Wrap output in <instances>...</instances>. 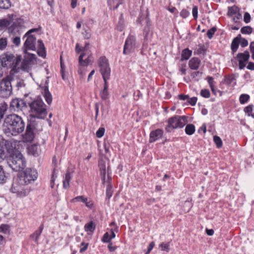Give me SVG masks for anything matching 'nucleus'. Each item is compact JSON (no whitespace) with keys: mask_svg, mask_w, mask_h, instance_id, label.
Wrapping results in <instances>:
<instances>
[{"mask_svg":"<svg viewBox=\"0 0 254 254\" xmlns=\"http://www.w3.org/2000/svg\"><path fill=\"white\" fill-rule=\"evenodd\" d=\"M25 123L22 118L16 114H10L4 119L2 130L7 136H16L22 132Z\"/></svg>","mask_w":254,"mask_h":254,"instance_id":"obj_1","label":"nucleus"},{"mask_svg":"<svg viewBox=\"0 0 254 254\" xmlns=\"http://www.w3.org/2000/svg\"><path fill=\"white\" fill-rule=\"evenodd\" d=\"M10 153L7 162L8 165L15 172L20 171L26 166V161L22 153L17 149L8 148Z\"/></svg>","mask_w":254,"mask_h":254,"instance_id":"obj_2","label":"nucleus"},{"mask_svg":"<svg viewBox=\"0 0 254 254\" xmlns=\"http://www.w3.org/2000/svg\"><path fill=\"white\" fill-rule=\"evenodd\" d=\"M22 60V56L17 55L16 57L10 52H6L1 56V62L3 67L12 68L10 74H14L18 72L17 66Z\"/></svg>","mask_w":254,"mask_h":254,"instance_id":"obj_3","label":"nucleus"},{"mask_svg":"<svg viewBox=\"0 0 254 254\" xmlns=\"http://www.w3.org/2000/svg\"><path fill=\"white\" fill-rule=\"evenodd\" d=\"M30 116L39 119H45L47 115L46 106L41 97H38L29 104Z\"/></svg>","mask_w":254,"mask_h":254,"instance_id":"obj_4","label":"nucleus"},{"mask_svg":"<svg viewBox=\"0 0 254 254\" xmlns=\"http://www.w3.org/2000/svg\"><path fill=\"white\" fill-rule=\"evenodd\" d=\"M12 79L11 75L2 78L0 81V97L8 98L12 94V87L11 81Z\"/></svg>","mask_w":254,"mask_h":254,"instance_id":"obj_5","label":"nucleus"},{"mask_svg":"<svg viewBox=\"0 0 254 254\" xmlns=\"http://www.w3.org/2000/svg\"><path fill=\"white\" fill-rule=\"evenodd\" d=\"M38 177V173L36 169L27 168L21 173L19 179L20 183L26 186L34 182Z\"/></svg>","mask_w":254,"mask_h":254,"instance_id":"obj_6","label":"nucleus"},{"mask_svg":"<svg viewBox=\"0 0 254 254\" xmlns=\"http://www.w3.org/2000/svg\"><path fill=\"white\" fill-rule=\"evenodd\" d=\"M168 126L166 127L168 132H171L172 129L177 128H182L187 123V120L185 116H175L169 119Z\"/></svg>","mask_w":254,"mask_h":254,"instance_id":"obj_7","label":"nucleus"},{"mask_svg":"<svg viewBox=\"0 0 254 254\" xmlns=\"http://www.w3.org/2000/svg\"><path fill=\"white\" fill-rule=\"evenodd\" d=\"M100 71L104 80H107L110 78L111 69L108 59L105 57H100L98 61Z\"/></svg>","mask_w":254,"mask_h":254,"instance_id":"obj_8","label":"nucleus"},{"mask_svg":"<svg viewBox=\"0 0 254 254\" xmlns=\"http://www.w3.org/2000/svg\"><path fill=\"white\" fill-rule=\"evenodd\" d=\"M25 184L20 183V179L13 182L11 185L10 190L12 193L17 194V196L22 197L26 196L29 193V190L25 188Z\"/></svg>","mask_w":254,"mask_h":254,"instance_id":"obj_9","label":"nucleus"},{"mask_svg":"<svg viewBox=\"0 0 254 254\" xmlns=\"http://www.w3.org/2000/svg\"><path fill=\"white\" fill-rule=\"evenodd\" d=\"M37 29H32L27 32L25 34L24 37H27V39L24 44V52L25 54H27V50H36V39L33 35H31L30 34L33 32L37 31Z\"/></svg>","mask_w":254,"mask_h":254,"instance_id":"obj_10","label":"nucleus"},{"mask_svg":"<svg viewBox=\"0 0 254 254\" xmlns=\"http://www.w3.org/2000/svg\"><path fill=\"white\" fill-rule=\"evenodd\" d=\"M26 104L23 100L16 98L10 102L9 109L11 112H19L26 109Z\"/></svg>","mask_w":254,"mask_h":254,"instance_id":"obj_11","label":"nucleus"},{"mask_svg":"<svg viewBox=\"0 0 254 254\" xmlns=\"http://www.w3.org/2000/svg\"><path fill=\"white\" fill-rule=\"evenodd\" d=\"M94 61L91 53H82L79 57L78 62L79 66H87L91 64Z\"/></svg>","mask_w":254,"mask_h":254,"instance_id":"obj_12","label":"nucleus"},{"mask_svg":"<svg viewBox=\"0 0 254 254\" xmlns=\"http://www.w3.org/2000/svg\"><path fill=\"white\" fill-rule=\"evenodd\" d=\"M135 48V40L132 36H129L127 39L123 51L124 54L127 55L132 52Z\"/></svg>","mask_w":254,"mask_h":254,"instance_id":"obj_13","label":"nucleus"},{"mask_svg":"<svg viewBox=\"0 0 254 254\" xmlns=\"http://www.w3.org/2000/svg\"><path fill=\"white\" fill-rule=\"evenodd\" d=\"M35 125L33 124H28L26 127V131L23 135V140L25 142H31L35 138Z\"/></svg>","mask_w":254,"mask_h":254,"instance_id":"obj_14","label":"nucleus"},{"mask_svg":"<svg viewBox=\"0 0 254 254\" xmlns=\"http://www.w3.org/2000/svg\"><path fill=\"white\" fill-rule=\"evenodd\" d=\"M26 54L27 55L25 56L24 59L21 62L20 66H17V67L18 68V71L20 69L22 70H28L32 60L35 58V56L34 54H29L28 53Z\"/></svg>","mask_w":254,"mask_h":254,"instance_id":"obj_15","label":"nucleus"},{"mask_svg":"<svg viewBox=\"0 0 254 254\" xmlns=\"http://www.w3.org/2000/svg\"><path fill=\"white\" fill-rule=\"evenodd\" d=\"M250 57L249 52L247 51L243 53H239L237 55V58L239 61V68L243 69L246 66V63L248 61Z\"/></svg>","mask_w":254,"mask_h":254,"instance_id":"obj_16","label":"nucleus"},{"mask_svg":"<svg viewBox=\"0 0 254 254\" xmlns=\"http://www.w3.org/2000/svg\"><path fill=\"white\" fill-rule=\"evenodd\" d=\"M71 202L74 203L78 201H81L84 203L86 206L88 208H92L93 205V201L83 195L76 196L71 200Z\"/></svg>","mask_w":254,"mask_h":254,"instance_id":"obj_17","label":"nucleus"},{"mask_svg":"<svg viewBox=\"0 0 254 254\" xmlns=\"http://www.w3.org/2000/svg\"><path fill=\"white\" fill-rule=\"evenodd\" d=\"M98 166L100 173H104L107 171H109V160L107 158L100 159L98 162Z\"/></svg>","mask_w":254,"mask_h":254,"instance_id":"obj_18","label":"nucleus"},{"mask_svg":"<svg viewBox=\"0 0 254 254\" xmlns=\"http://www.w3.org/2000/svg\"><path fill=\"white\" fill-rule=\"evenodd\" d=\"M163 134V131L161 129H157L151 131L149 135V142H153L160 138Z\"/></svg>","mask_w":254,"mask_h":254,"instance_id":"obj_19","label":"nucleus"},{"mask_svg":"<svg viewBox=\"0 0 254 254\" xmlns=\"http://www.w3.org/2000/svg\"><path fill=\"white\" fill-rule=\"evenodd\" d=\"M44 229L43 223L41 224L39 228L33 234H31L30 238L34 240L37 245L39 244V238Z\"/></svg>","mask_w":254,"mask_h":254,"instance_id":"obj_20","label":"nucleus"},{"mask_svg":"<svg viewBox=\"0 0 254 254\" xmlns=\"http://www.w3.org/2000/svg\"><path fill=\"white\" fill-rule=\"evenodd\" d=\"M200 62V60L198 58H193L189 61V67L192 69L196 70L199 67Z\"/></svg>","mask_w":254,"mask_h":254,"instance_id":"obj_21","label":"nucleus"},{"mask_svg":"<svg viewBox=\"0 0 254 254\" xmlns=\"http://www.w3.org/2000/svg\"><path fill=\"white\" fill-rule=\"evenodd\" d=\"M100 175L101 176L102 184L103 185L111 184L112 177L110 175L109 171H107L104 173H100Z\"/></svg>","mask_w":254,"mask_h":254,"instance_id":"obj_22","label":"nucleus"},{"mask_svg":"<svg viewBox=\"0 0 254 254\" xmlns=\"http://www.w3.org/2000/svg\"><path fill=\"white\" fill-rule=\"evenodd\" d=\"M104 81V89L100 93V97L103 100H106L109 98L108 85L107 80Z\"/></svg>","mask_w":254,"mask_h":254,"instance_id":"obj_23","label":"nucleus"},{"mask_svg":"<svg viewBox=\"0 0 254 254\" xmlns=\"http://www.w3.org/2000/svg\"><path fill=\"white\" fill-rule=\"evenodd\" d=\"M4 140L3 136L0 135V162L3 161L6 157V154L3 146Z\"/></svg>","mask_w":254,"mask_h":254,"instance_id":"obj_24","label":"nucleus"},{"mask_svg":"<svg viewBox=\"0 0 254 254\" xmlns=\"http://www.w3.org/2000/svg\"><path fill=\"white\" fill-rule=\"evenodd\" d=\"M29 153L34 156H38L39 153L38 145L36 144H32L28 148Z\"/></svg>","mask_w":254,"mask_h":254,"instance_id":"obj_25","label":"nucleus"},{"mask_svg":"<svg viewBox=\"0 0 254 254\" xmlns=\"http://www.w3.org/2000/svg\"><path fill=\"white\" fill-rule=\"evenodd\" d=\"M25 86L26 84L23 79L20 78L16 79L15 87L17 90L22 91L25 89Z\"/></svg>","mask_w":254,"mask_h":254,"instance_id":"obj_26","label":"nucleus"},{"mask_svg":"<svg viewBox=\"0 0 254 254\" xmlns=\"http://www.w3.org/2000/svg\"><path fill=\"white\" fill-rule=\"evenodd\" d=\"M44 97L47 103L50 105L52 102V96L47 87L44 88Z\"/></svg>","mask_w":254,"mask_h":254,"instance_id":"obj_27","label":"nucleus"},{"mask_svg":"<svg viewBox=\"0 0 254 254\" xmlns=\"http://www.w3.org/2000/svg\"><path fill=\"white\" fill-rule=\"evenodd\" d=\"M71 179L70 173L68 171L65 175L64 179L63 181V187L66 189L69 187V182Z\"/></svg>","mask_w":254,"mask_h":254,"instance_id":"obj_28","label":"nucleus"},{"mask_svg":"<svg viewBox=\"0 0 254 254\" xmlns=\"http://www.w3.org/2000/svg\"><path fill=\"white\" fill-rule=\"evenodd\" d=\"M240 42V38L237 36L233 40L231 44V49L233 52H236L238 48Z\"/></svg>","mask_w":254,"mask_h":254,"instance_id":"obj_29","label":"nucleus"},{"mask_svg":"<svg viewBox=\"0 0 254 254\" xmlns=\"http://www.w3.org/2000/svg\"><path fill=\"white\" fill-rule=\"evenodd\" d=\"M7 178V177L5 175L3 167L1 165H0V184L5 183L6 181Z\"/></svg>","mask_w":254,"mask_h":254,"instance_id":"obj_30","label":"nucleus"},{"mask_svg":"<svg viewBox=\"0 0 254 254\" xmlns=\"http://www.w3.org/2000/svg\"><path fill=\"white\" fill-rule=\"evenodd\" d=\"M195 130V127L193 125L188 124L186 127L185 132L187 134L190 135L194 133Z\"/></svg>","mask_w":254,"mask_h":254,"instance_id":"obj_31","label":"nucleus"},{"mask_svg":"<svg viewBox=\"0 0 254 254\" xmlns=\"http://www.w3.org/2000/svg\"><path fill=\"white\" fill-rule=\"evenodd\" d=\"M8 44L7 39L6 37H0V50H4Z\"/></svg>","mask_w":254,"mask_h":254,"instance_id":"obj_32","label":"nucleus"},{"mask_svg":"<svg viewBox=\"0 0 254 254\" xmlns=\"http://www.w3.org/2000/svg\"><path fill=\"white\" fill-rule=\"evenodd\" d=\"M11 6V2L9 0H0V8L8 9Z\"/></svg>","mask_w":254,"mask_h":254,"instance_id":"obj_33","label":"nucleus"},{"mask_svg":"<svg viewBox=\"0 0 254 254\" xmlns=\"http://www.w3.org/2000/svg\"><path fill=\"white\" fill-rule=\"evenodd\" d=\"M85 231L86 232H93L95 229V225L94 224L92 221L85 224L84 226Z\"/></svg>","mask_w":254,"mask_h":254,"instance_id":"obj_34","label":"nucleus"},{"mask_svg":"<svg viewBox=\"0 0 254 254\" xmlns=\"http://www.w3.org/2000/svg\"><path fill=\"white\" fill-rule=\"evenodd\" d=\"M192 52L188 49L184 50L182 53V59L183 60H188L191 55Z\"/></svg>","mask_w":254,"mask_h":254,"instance_id":"obj_35","label":"nucleus"},{"mask_svg":"<svg viewBox=\"0 0 254 254\" xmlns=\"http://www.w3.org/2000/svg\"><path fill=\"white\" fill-rule=\"evenodd\" d=\"M150 21L148 20L147 21V24L146 26L145 27L144 31H143V35L144 37V38L146 39H147V38L148 37L149 34L150 32Z\"/></svg>","mask_w":254,"mask_h":254,"instance_id":"obj_36","label":"nucleus"},{"mask_svg":"<svg viewBox=\"0 0 254 254\" xmlns=\"http://www.w3.org/2000/svg\"><path fill=\"white\" fill-rule=\"evenodd\" d=\"M213 140L218 148H220L222 146V141L219 136L217 135L214 136Z\"/></svg>","mask_w":254,"mask_h":254,"instance_id":"obj_37","label":"nucleus"},{"mask_svg":"<svg viewBox=\"0 0 254 254\" xmlns=\"http://www.w3.org/2000/svg\"><path fill=\"white\" fill-rule=\"evenodd\" d=\"M113 189H112V186L111 184H108L107 185V188H106V196L108 198H110L113 194Z\"/></svg>","mask_w":254,"mask_h":254,"instance_id":"obj_38","label":"nucleus"},{"mask_svg":"<svg viewBox=\"0 0 254 254\" xmlns=\"http://www.w3.org/2000/svg\"><path fill=\"white\" fill-rule=\"evenodd\" d=\"M253 29L251 27L247 26L242 27L241 29V32L242 34H250L252 33Z\"/></svg>","mask_w":254,"mask_h":254,"instance_id":"obj_39","label":"nucleus"},{"mask_svg":"<svg viewBox=\"0 0 254 254\" xmlns=\"http://www.w3.org/2000/svg\"><path fill=\"white\" fill-rule=\"evenodd\" d=\"M250 98V96L248 94H242L240 96L239 100L240 102L242 104H244L248 102Z\"/></svg>","mask_w":254,"mask_h":254,"instance_id":"obj_40","label":"nucleus"},{"mask_svg":"<svg viewBox=\"0 0 254 254\" xmlns=\"http://www.w3.org/2000/svg\"><path fill=\"white\" fill-rule=\"evenodd\" d=\"M10 24V21L7 19L0 20V27H6L9 26Z\"/></svg>","mask_w":254,"mask_h":254,"instance_id":"obj_41","label":"nucleus"},{"mask_svg":"<svg viewBox=\"0 0 254 254\" xmlns=\"http://www.w3.org/2000/svg\"><path fill=\"white\" fill-rule=\"evenodd\" d=\"M200 94L202 97L205 98H208L210 96V93L209 90L206 89H202L200 91Z\"/></svg>","mask_w":254,"mask_h":254,"instance_id":"obj_42","label":"nucleus"},{"mask_svg":"<svg viewBox=\"0 0 254 254\" xmlns=\"http://www.w3.org/2000/svg\"><path fill=\"white\" fill-rule=\"evenodd\" d=\"M216 30L217 29L215 27H213L207 31L206 34L209 39H211L212 38L215 32L216 31Z\"/></svg>","mask_w":254,"mask_h":254,"instance_id":"obj_43","label":"nucleus"},{"mask_svg":"<svg viewBox=\"0 0 254 254\" xmlns=\"http://www.w3.org/2000/svg\"><path fill=\"white\" fill-rule=\"evenodd\" d=\"M253 107V105H249L245 108L244 111L246 113L248 114L249 116H251L253 118H254V114H252Z\"/></svg>","mask_w":254,"mask_h":254,"instance_id":"obj_44","label":"nucleus"},{"mask_svg":"<svg viewBox=\"0 0 254 254\" xmlns=\"http://www.w3.org/2000/svg\"><path fill=\"white\" fill-rule=\"evenodd\" d=\"M105 132V128L103 127H100L98 130L96 131V135L98 138L102 137Z\"/></svg>","mask_w":254,"mask_h":254,"instance_id":"obj_45","label":"nucleus"},{"mask_svg":"<svg viewBox=\"0 0 254 254\" xmlns=\"http://www.w3.org/2000/svg\"><path fill=\"white\" fill-rule=\"evenodd\" d=\"M238 11V8L236 6H232L229 7L228 14L231 16L236 14Z\"/></svg>","mask_w":254,"mask_h":254,"instance_id":"obj_46","label":"nucleus"},{"mask_svg":"<svg viewBox=\"0 0 254 254\" xmlns=\"http://www.w3.org/2000/svg\"><path fill=\"white\" fill-rule=\"evenodd\" d=\"M238 36H239V38H240V42H239V43L240 44L241 46L242 47H245L247 46H248V41L246 39H245L244 38H242L241 37V35H239Z\"/></svg>","mask_w":254,"mask_h":254,"instance_id":"obj_47","label":"nucleus"},{"mask_svg":"<svg viewBox=\"0 0 254 254\" xmlns=\"http://www.w3.org/2000/svg\"><path fill=\"white\" fill-rule=\"evenodd\" d=\"M102 240L104 243L111 242V239H110V235L108 232H106V233L104 234Z\"/></svg>","mask_w":254,"mask_h":254,"instance_id":"obj_48","label":"nucleus"},{"mask_svg":"<svg viewBox=\"0 0 254 254\" xmlns=\"http://www.w3.org/2000/svg\"><path fill=\"white\" fill-rule=\"evenodd\" d=\"M159 247L161 248V251H166V252L169 251V244L161 243L159 245Z\"/></svg>","mask_w":254,"mask_h":254,"instance_id":"obj_49","label":"nucleus"},{"mask_svg":"<svg viewBox=\"0 0 254 254\" xmlns=\"http://www.w3.org/2000/svg\"><path fill=\"white\" fill-rule=\"evenodd\" d=\"M190 12L186 9H183L180 12V15L184 18H186L189 16Z\"/></svg>","mask_w":254,"mask_h":254,"instance_id":"obj_50","label":"nucleus"},{"mask_svg":"<svg viewBox=\"0 0 254 254\" xmlns=\"http://www.w3.org/2000/svg\"><path fill=\"white\" fill-rule=\"evenodd\" d=\"M197 99L195 97H193L189 99L188 102L191 106H194L196 104Z\"/></svg>","mask_w":254,"mask_h":254,"instance_id":"obj_51","label":"nucleus"},{"mask_svg":"<svg viewBox=\"0 0 254 254\" xmlns=\"http://www.w3.org/2000/svg\"><path fill=\"white\" fill-rule=\"evenodd\" d=\"M12 43L16 46H19L20 44V38L19 37H15L12 40Z\"/></svg>","mask_w":254,"mask_h":254,"instance_id":"obj_52","label":"nucleus"},{"mask_svg":"<svg viewBox=\"0 0 254 254\" xmlns=\"http://www.w3.org/2000/svg\"><path fill=\"white\" fill-rule=\"evenodd\" d=\"M78 72L80 75V78H83L85 74V71L83 68V66H80L78 70Z\"/></svg>","mask_w":254,"mask_h":254,"instance_id":"obj_53","label":"nucleus"},{"mask_svg":"<svg viewBox=\"0 0 254 254\" xmlns=\"http://www.w3.org/2000/svg\"><path fill=\"white\" fill-rule=\"evenodd\" d=\"M234 79V78L233 76H228L226 77L225 82L227 84H230Z\"/></svg>","mask_w":254,"mask_h":254,"instance_id":"obj_54","label":"nucleus"},{"mask_svg":"<svg viewBox=\"0 0 254 254\" xmlns=\"http://www.w3.org/2000/svg\"><path fill=\"white\" fill-rule=\"evenodd\" d=\"M244 20L246 23H248L250 21L251 15L249 13L246 12L244 14Z\"/></svg>","mask_w":254,"mask_h":254,"instance_id":"obj_55","label":"nucleus"},{"mask_svg":"<svg viewBox=\"0 0 254 254\" xmlns=\"http://www.w3.org/2000/svg\"><path fill=\"white\" fill-rule=\"evenodd\" d=\"M83 34L85 39H89L91 36L90 30L84 29V31L83 32Z\"/></svg>","mask_w":254,"mask_h":254,"instance_id":"obj_56","label":"nucleus"},{"mask_svg":"<svg viewBox=\"0 0 254 254\" xmlns=\"http://www.w3.org/2000/svg\"><path fill=\"white\" fill-rule=\"evenodd\" d=\"M197 7L196 6H194L192 8V14L194 19H196L197 17Z\"/></svg>","mask_w":254,"mask_h":254,"instance_id":"obj_57","label":"nucleus"},{"mask_svg":"<svg viewBox=\"0 0 254 254\" xmlns=\"http://www.w3.org/2000/svg\"><path fill=\"white\" fill-rule=\"evenodd\" d=\"M38 54L39 56L45 58L46 56L45 49L38 50Z\"/></svg>","mask_w":254,"mask_h":254,"instance_id":"obj_58","label":"nucleus"},{"mask_svg":"<svg viewBox=\"0 0 254 254\" xmlns=\"http://www.w3.org/2000/svg\"><path fill=\"white\" fill-rule=\"evenodd\" d=\"M250 50L252 53V58L254 60V42L250 44Z\"/></svg>","mask_w":254,"mask_h":254,"instance_id":"obj_59","label":"nucleus"},{"mask_svg":"<svg viewBox=\"0 0 254 254\" xmlns=\"http://www.w3.org/2000/svg\"><path fill=\"white\" fill-rule=\"evenodd\" d=\"M38 50L45 49L44 43L41 40L38 41Z\"/></svg>","mask_w":254,"mask_h":254,"instance_id":"obj_60","label":"nucleus"},{"mask_svg":"<svg viewBox=\"0 0 254 254\" xmlns=\"http://www.w3.org/2000/svg\"><path fill=\"white\" fill-rule=\"evenodd\" d=\"M75 51L77 54H79L81 52H83L82 47H80L79 44L78 43L76 44Z\"/></svg>","mask_w":254,"mask_h":254,"instance_id":"obj_61","label":"nucleus"},{"mask_svg":"<svg viewBox=\"0 0 254 254\" xmlns=\"http://www.w3.org/2000/svg\"><path fill=\"white\" fill-rule=\"evenodd\" d=\"M179 98L181 100H186L189 99V96L188 95L180 94L179 95Z\"/></svg>","mask_w":254,"mask_h":254,"instance_id":"obj_62","label":"nucleus"},{"mask_svg":"<svg viewBox=\"0 0 254 254\" xmlns=\"http://www.w3.org/2000/svg\"><path fill=\"white\" fill-rule=\"evenodd\" d=\"M207 79H208V83L209 85V86L210 87H212V86H213V78L211 77V76H209L207 77Z\"/></svg>","mask_w":254,"mask_h":254,"instance_id":"obj_63","label":"nucleus"},{"mask_svg":"<svg viewBox=\"0 0 254 254\" xmlns=\"http://www.w3.org/2000/svg\"><path fill=\"white\" fill-rule=\"evenodd\" d=\"M247 68L251 70H254V63L250 62L247 65Z\"/></svg>","mask_w":254,"mask_h":254,"instance_id":"obj_64","label":"nucleus"}]
</instances>
